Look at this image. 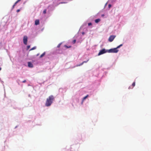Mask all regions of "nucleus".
<instances>
[{"instance_id":"f257e3e1","label":"nucleus","mask_w":151,"mask_h":151,"mask_svg":"<svg viewBox=\"0 0 151 151\" xmlns=\"http://www.w3.org/2000/svg\"><path fill=\"white\" fill-rule=\"evenodd\" d=\"M54 98L52 95L50 96L48 98H47L45 103V105L47 106H50L52 103L53 101L54 100Z\"/></svg>"},{"instance_id":"f03ea898","label":"nucleus","mask_w":151,"mask_h":151,"mask_svg":"<svg viewBox=\"0 0 151 151\" xmlns=\"http://www.w3.org/2000/svg\"><path fill=\"white\" fill-rule=\"evenodd\" d=\"M118 51L119 50L116 48L107 50V52L109 53H117Z\"/></svg>"},{"instance_id":"7ed1b4c3","label":"nucleus","mask_w":151,"mask_h":151,"mask_svg":"<svg viewBox=\"0 0 151 151\" xmlns=\"http://www.w3.org/2000/svg\"><path fill=\"white\" fill-rule=\"evenodd\" d=\"M106 52H107V50H106L105 49H103L100 51L98 53V55H100Z\"/></svg>"},{"instance_id":"20e7f679","label":"nucleus","mask_w":151,"mask_h":151,"mask_svg":"<svg viewBox=\"0 0 151 151\" xmlns=\"http://www.w3.org/2000/svg\"><path fill=\"white\" fill-rule=\"evenodd\" d=\"M115 37L116 36L114 35L110 36L108 39L109 41L110 42H112L113 40L115 38Z\"/></svg>"},{"instance_id":"39448f33","label":"nucleus","mask_w":151,"mask_h":151,"mask_svg":"<svg viewBox=\"0 0 151 151\" xmlns=\"http://www.w3.org/2000/svg\"><path fill=\"white\" fill-rule=\"evenodd\" d=\"M23 42L24 44L27 45V37L26 36H24L23 37Z\"/></svg>"},{"instance_id":"423d86ee","label":"nucleus","mask_w":151,"mask_h":151,"mask_svg":"<svg viewBox=\"0 0 151 151\" xmlns=\"http://www.w3.org/2000/svg\"><path fill=\"white\" fill-rule=\"evenodd\" d=\"M28 66L30 68H32L33 67V65L30 62H29L28 63Z\"/></svg>"},{"instance_id":"0eeeda50","label":"nucleus","mask_w":151,"mask_h":151,"mask_svg":"<svg viewBox=\"0 0 151 151\" xmlns=\"http://www.w3.org/2000/svg\"><path fill=\"white\" fill-rule=\"evenodd\" d=\"M40 24V21L39 19H36L35 21V24L36 25H39Z\"/></svg>"},{"instance_id":"6e6552de","label":"nucleus","mask_w":151,"mask_h":151,"mask_svg":"<svg viewBox=\"0 0 151 151\" xmlns=\"http://www.w3.org/2000/svg\"><path fill=\"white\" fill-rule=\"evenodd\" d=\"M21 0H18L17 1H16L14 4V5L12 6V9H13L14 8L16 4H17Z\"/></svg>"},{"instance_id":"1a4fd4ad","label":"nucleus","mask_w":151,"mask_h":151,"mask_svg":"<svg viewBox=\"0 0 151 151\" xmlns=\"http://www.w3.org/2000/svg\"><path fill=\"white\" fill-rule=\"evenodd\" d=\"M89 60V59H88L87 61H84L82 63H81L80 64L78 65V66H80L82 65L84 63H87L88 61Z\"/></svg>"},{"instance_id":"9d476101","label":"nucleus","mask_w":151,"mask_h":151,"mask_svg":"<svg viewBox=\"0 0 151 151\" xmlns=\"http://www.w3.org/2000/svg\"><path fill=\"white\" fill-rule=\"evenodd\" d=\"M101 20L99 19H98L95 20V22L96 23H98Z\"/></svg>"},{"instance_id":"9b49d317","label":"nucleus","mask_w":151,"mask_h":151,"mask_svg":"<svg viewBox=\"0 0 151 151\" xmlns=\"http://www.w3.org/2000/svg\"><path fill=\"white\" fill-rule=\"evenodd\" d=\"M88 96V95H87V96H85L83 98V100H82V104L83 103V101L85 100L86 99V98Z\"/></svg>"},{"instance_id":"f8f14e48","label":"nucleus","mask_w":151,"mask_h":151,"mask_svg":"<svg viewBox=\"0 0 151 151\" xmlns=\"http://www.w3.org/2000/svg\"><path fill=\"white\" fill-rule=\"evenodd\" d=\"M135 82H134L132 84V88H133L135 86Z\"/></svg>"},{"instance_id":"ddd939ff","label":"nucleus","mask_w":151,"mask_h":151,"mask_svg":"<svg viewBox=\"0 0 151 151\" xmlns=\"http://www.w3.org/2000/svg\"><path fill=\"white\" fill-rule=\"evenodd\" d=\"M45 52H44L40 56V58L42 57L43 56H44L45 55Z\"/></svg>"},{"instance_id":"4468645a","label":"nucleus","mask_w":151,"mask_h":151,"mask_svg":"<svg viewBox=\"0 0 151 151\" xmlns=\"http://www.w3.org/2000/svg\"><path fill=\"white\" fill-rule=\"evenodd\" d=\"M36 47H32L30 49L29 51H31V50H35V49H36Z\"/></svg>"},{"instance_id":"2eb2a0df","label":"nucleus","mask_w":151,"mask_h":151,"mask_svg":"<svg viewBox=\"0 0 151 151\" xmlns=\"http://www.w3.org/2000/svg\"><path fill=\"white\" fill-rule=\"evenodd\" d=\"M122 44H121L120 45H119V46H118L116 48V49H117L118 48H119L121 46H122Z\"/></svg>"},{"instance_id":"dca6fc26","label":"nucleus","mask_w":151,"mask_h":151,"mask_svg":"<svg viewBox=\"0 0 151 151\" xmlns=\"http://www.w3.org/2000/svg\"><path fill=\"white\" fill-rule=\"evenodd\" d=\"M65 47H66L67 48H70L71 47V46H67L66 45H65L64 46Z\"/></svg>"},{"instance_id":"f3484780","label":"nucleus","mask_w":151,"mask_h":151,"mask_svg":"<svg viewBox=\"0 0 151 151\" xmlns=\"http://www.w3.org/2000/svg\"><path fill=\"white\" fill-rule=\"evenodd\" d=\"M46 9H45L43 12V13L44 14H45L46 13Z\"/></svg>"},{"instance_id":"a211bd4d","label":"nucleus","mask_w":151,"mask_h":151,"mask_svg":"<svg viewBox=\"0 0 151 151\" xmlns=\"http://www.w3.org/2000/svg\"><path fill=\"white\" fill-rule=\"evenodd\" d=\"M30 48V46L28 45L27 46V50H28Z\"/></svg>"},{"instance_id":"6ab92c4d","label":"nucleus","mask_w":151,"mask_h":151,"mask_svg":"<svg viewBox=\"0 0 151 151\" xmlns=\"http://www.w3.org/2000/svg\"><path fill=\"white\" fill-rule=\"evenodd\" d=\"M61 44V43H60V44H59L57 46V47L58 48H59L60 47V46Z\"/></svg>"},{"instance_id":"aec40b11","label":"nucleus","mask_w":151,"mask_h":151,"mask_svg":"<svg viewBox=\"0 0 151 151\" xmlns=\"http://www.w3.org/2000/svg\"><path fill=\"white\" fill-rule=\"evenodd\" d=\"M76 42V40H74L73 41V44H75Z\"/></svg>"},{"instance_id":"412c9836","label":"nucleus","mask_w":151,"mask_h":151,"mask_svg":"<svg viewBox=\"0 0 151 151\" xmlns=\"http://www.w3.org/2000/svg\"><path fill=\"white\" fill-rule=\"evenodd\" d=\"M92 24L91 23H89L88 24V26H90V25H91Z\"/></svg>"},{"instance_id":"4be33fe9","label":"nucleus","mask_w":151,"mask_h":151,"mask_svg":"<svg viewBox=\"0 0 151 151\" xmlns=\"http://www.w3.org/2000/svg\"><path fill=\"white\" fill-rule=\"evenodd\" d=\"M111 6V5L110 4H109L108 5V7L109 8H110Z\"/></svg>"},{"instance_id":"5701e85b","label":"nucleus","mask_w":151,"mask_h":151,"mask_svg":"<svg viewBox=\"0 0 151 151\" xmlns=\"http://www.w3.org/2000/svg\"><path fill=\"white\" fill-rule=\"evenodd\" d=\"M20 9H17V12H19V11H20Z\"/></svg>"},{"instance_id":"b1692460","label":"nucleus","mask_w":151,"mask_h":151,"mask_svg":"<svg viewBox=\"0 0 151 151\" xmlns=\"http://www.w3.org/2000/svg\"><path fill=\"white\" fill-rule=\"evenodd\" d=\"M132 88V86H129V89H132L131 88Z\"/></svg>"},{"instance_id":"393cba45","label":"nucleus","mask_w":151,"mask_h":151,"mask_svg":"<svg viewBox=\"0 0 151 151\" xmlns=\"http://www.w3.org/2000/svg\"><path fill=\"white\" fill-rule=\"evenodd\" d=\"M26 82V80H25L22 81V82L23 83H25Z\"/></svg>"},{"instance_id":"a878e982","label":"nucleus","mask_w":151,"mask_h":151,"mask_svg":"<svg viewBox=\"0 0 151 151\" xmlns=\"http://www.w3.org/2000/svg\"><path fill=\"white\" fill-rule=\"evenodd\" d=\"M104 16V14H102L101 15V16L102 17H103Z\"/></svg>"},{"instance_id":"bb28decb","label":"nucleus","mask_w":151,"mask_h":151,"mask_svg":"<svg viewBox=\"0 0 151 151\" xmlns=\"http://www.w3.org/2000/svg\"><path fill=\"white\" fill-rule=\"evenodd\" d=\"M84 34V33L83 32L82 33L83 34Z\"/></svg>"},{"instance_id":"cd10ccee","label":"nucleus","mask_w":151,"mask_h":151,"mask_svg":"<svg viewBox=\"0 0 151 151\" xmlns=\"http://www.w3.org/2000/svg\"><path fill=\"white\" fill-rule=\"evenodd\" d=\"M1 68H0V70H1Z\"/></svg>"}]
</instances>
